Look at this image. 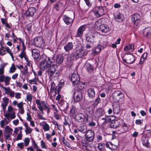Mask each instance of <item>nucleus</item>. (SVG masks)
Here are the masks:
<instances>
[{
	"label": "nucleus",
	"instance_id": "nucleus-48",
	"mask_svg": "<svg viewBox=\"0 0 151 151\" xmlns=\"http://www.w3.org/2000/svg\"><path fill=\"white\" fill-rule=\"evenodd\" d=\"M6 51L5 47L1 46V48H0V55H4L6 53Z\"/></svg>",
	"mask_w": 151,
	"mask_h": 151
},
{
	"label": "nucleus",
	"instance_id": "nucleus-23",
	"mask_svg": "<svg viewBox=\"0 0 151 151\" xmlns=\"http://www.w3.org/2000/svg\"><path fill=\"white\" fill-rule=\"evenodd\" d=\"M40 124L42 127V128L45 132L49 131L50 130V127L45 121H43L40 123Z\"/></svg>",
	"mask_w": 151,
	"mask_h": 151
},
{
	"label": "nucleus",
	"instance_id": "nucleus-44",
	"mask_svg": "<svg viewBox=\"0 0 151 151\" xmlns=\"http://www.w3.org/2000/svg\"><path fill=\"white\" fill-rule=\"evenodd\" d=\"M32 144L33 146V147L36 149V151H42V150L39 147V146L34 140L32 141Z\"/></svg>",
	"mask_w": 151,
	"mask_h": 151
},
{
	"label": "nucleus",
	"instance_id": "nucleus-10",
	"mask_svg": "<svg viewBox=\"0 0 151 151\" xmlns=\"http://www.w3.org/2000/svg\"><path fill=\"white\" fill-rule=\"evenodd\" d=\"M112 96L115 98L116 101H120L124 98V94L119 91H117L113 93Z\"/></svg>",
	"mask_w": 151,
	"mask_h": 151
},
{
	"label": "nucleus",
	"instance_id": "nucleus-15",
	"mask_svg": "<svg viewBox=\"0 0 151 151\" xmlns=\"http://www.w3.org/2000/svg\"><path fill=\"white\" fill-rule=\"evenodd\" d=\"M86 28L84 25L81 26L78 29L76 33L75 36L76 37L81 38L83 36V32L85 30Z\"/></svg>",
	"mask_w": 151,
	"mask_h": 151
},
{
	"label": "nucleus",
	"instance_id": "nucleus-9",
	"mask_svg": "<svg viewBox=\"0 0 151 151\" xmlns=\"http://www.w3.org/2000/svg\"><path fill=\"white\" fill-rule=\"evenodd\" d=\"M96 24L98 29L100 30L102 32L107 33L109 31V27L106 24H103L100 25L98 24V22H96Z\"/></svg>",
	"mask_w": 151,
	"mask_h": 151
},
{
	"label": "nucleus",
	"instance_id": "nucleus-38",
	"mask_svg": "<svg viewBox=\"0 0 151 151\" xmlns=\"http://www.w3.org/2000/svg\"><path fill=\"white\" fill-rule=\"evenodd\" d=\"M105 144L103 143H100L98 144L97 148L99 151H104Z\"/></svg>",
	"mask_w": 151,
	"mask_h": 151
},
{
	"label": "nucleus",
	"instance_id": "nucleus-37",
	"mask_svg": "<svg viewBox=\"0 0 151 151\" xmlns=\"http://www.w3.org/2000/svg\"><path fill=\"white\" fill-rule=\"evenodd\" d=\"M91 142V141L88 140L86 138L85 139H82L81 142L82 146L83 147H86L88 146L89 142Z\"/></svg>",
	"mask_w": 151,
	"mask_h": 151
},
{
	"label": "nucleus",
	"instance_id": "nucleus-59",
	"mask_svg": "<svg viewBox=\"0 0 151 151\" xmlns=\"http://www.w3.org/2000/svg\"><path fill=\"white\" fill-rule=\"evenodd\" d=\"M5 67V65H1L0 67V75H3L4 73V69Z\"/></svg>",
	"mask_w": 151,
	"mask_h": 151
},
{
	"label": "nucleus",
	"instance_id": "nucleus-53",
	"mask_svg": "<svg viewBox=\"0 0 151 151\" xmlns=\"http://www.w3.org/2000/svg\"><path fill=\"white\" fill-rule=\"evenodd\" d=\"M5 49L6 50V51H7V52L11 56L12 58H13L12 53L9 48L7 46H5Z\"/></svg>",
	"mask_w": 151,
	"mask_h": 151
},
{
	"label": "nucleus",
	"instance_id": "nucleus-17",
	"mask_svg": "<svg viewBox=\"0 0 151 151\" xmlns=\"http://www.w3.org/2000/svg\"><path fill=\"white\" fill-rule=\"evenodd\" d=\"M71 80L73 85H75L76 83H78V81L80 80L79 76L77 73H73L71 75Z\"/></svg>",
	"mask_w": 151,
	"mask_h": 151
},
{
	"label": "nucleus",
	"instance_id": "nucleus-19",
	"mask_svg": "<svg viewBox=\"0 0 151 151\" xmlns=\"http://www.w3.org/2000/svg\"><path fill=\"white\" fill-rule=\"evenodd\" d=\"M104 112L102 109H97L94 114V116L96 118H99L104 115Z\"/></svg>",
	"mask_w": 151,
	"mask_h": 151
},
{
	"label": "nucleus",
	"instance_id": "nucleus-42",
	"mask_svg": "<svg viewBox=\"0 0 151 151\" xmlns=\"http://www.w3.org/2000/svg\"><path fill=\"white\" fill-rule=\"evenodd\" d=\"M147 54L146 52H145L143 53L142 56L141 58L139 63L140 64H142L143 63L144 61L147 57Z\"/></svg>",
	"mask_w": 151,
	"mask_h": 151
},
{
	"label": "nucleus",
	"instance_id": "nucleus-47",
	"mask_svg": "<svg viewBox=\"0 0 151 151\" xmlns=\"http://www.w3.org/2000/svg\"><path fill=\"white\" fill-rule=\"evenodd\" d=\"M26 99L28 102L29 101L31 104L32 100V95L29 93L26 96Z\"/></svg>",
	"mask_w": 151,
	"mask_h": 151
},
{
	"label": "nucleus",
	"instance_id": "nucleus-43",
	"mask_svg": "<svg viewBox=\"0 0 151 151\" xmlns=\"http://www.w3.org/2000/svg\"><path fill=\"white\" fill-rule=\"evenodd\" d=\"M22 72L23 75L26 76H28V69L27 67V66H25Z\"/></svg>",
	"mask_w": 151,
	"mask_h": 151
},
{
	"label": "nucleus",
	"instance_id": "nucleus-41",
	"mask_svg": "<svg viewBox=\"0 0 151 151\" xmlns=\"http://www.w3.org/2000/svg\"><path fill=\"white\" fill-rule=\"evenodd\" d=\"M17 134L16 137L13 139L14 141L21 140L22 139L23 134L22 132H19V133Z\"/></svg>",
	"mask_w": 151,
	"mask_h": 151
},
{
	"label": "nucleus",
	"instance_id": "nucleus-60",
	"mask_svg": "<svg viewBox=\"0 0 151 151\" xmlns=\"http://www.w3.org/2000/svg\"><path fill=\"white\" fill-rule=\"evenodd\" d=\"M41 148L42 149L44 148L46 149L47 148V145L43 140H42L41 141Z\"/></svg>",
	"mask_w": 151,
	"mask_h": 151
},
{
	"label": "nucleus",
	"instance_id": "nucleus-27",
	"mask_svg": "<svg viewBox=\"0 0 151 151\" xmlns=\"http://www.w3.org/2000/svg\"><path fill=\"white\" fill-rule=\"evenodd\" d=\"M32 55L33 58L35 59H37L40 55V52L37 49H33L32 50Z\"/></svg>",
	"mask_w": 151,
	"mask_h": 151
},
{
	"label": "nucleus",
	"instance_id": "nucleus-40",
	"mask_svg": "<svg viewBox=\"0 0 151 151\" xmlns=\"http://www.w3.org/2000/svg\"><path fill=\"white\" fill-rule=\"evenodd\" d=\"M63 57L61 55H58L56 58V62L58 64H60L63 62Z\"/></svg>",
	"mask_w": 151,
	"mask_h": 151
},
{
	"label": "nucleus",
	"instance_id": "nucleus-50",
	"mask_svg": "<svg viewBox=\"0 0 151 151\" xmlns=\"http://www.w3.org/2000/svg\"><path fill=\"white\" fill-rule=\"evenodd\" d=\"M16 70V68L15 65L14 64H12L10 68L9 72L10 73H13L15 72Z\"/></svg>",
	"mask_w": 151,
	"mask_h": 151
},
{
	"label": "nucleus",
	"instance_id": "nucleus-11",
	"mask_svg": "<svg viewBox=\"0 0 151 151\" xmlns=\"http://www.w3.org/2000/svg\"><path fill=\"white\" fill-rule=\"evenodd\" d=\"M85 116L83 114L79 113L77 114L74 117L75 121L80 123H83L85 119Z\"/></svg>",
	"mask_w": 151,
	"mask_h": 151
},
{
	"label": "nucleus",
	"instance_id": "nucleus-55",
	"mask_svg": "<svg viewBox=\"0 0 151 151\" xmlns=\"http://www.w3.org/2000/svg\"><path fill=\"white\" fill-rule=\"evenodd\" d=\"M11 79V77L9 76H6L5 77L4 80L6 85H8L9 84Z\"/></svg>",
	"mask_w": 151,
	"mask_h": 151
},
{
	"label": "nucleus",
	"instance_id": "nucleus-39",
	"mask_svg": "<svg viewBox=\"0 0 151 151\" xmlns=\"http://www.w3.org/2000/svg\"><path fill=\"white\" fill-rule=\"evenodd\" d=\"M123 19V16L121 14H119L116 16L115 17V20L118 22H120L122 21Z\"/></svg>",
	"mask_w": 151,
	"mask_h": 151
},
{
	"label": "nucleus",
	"instance_id": "nucleus-34",
	"mask_svg": "<svg viewBox=\"0 0 151 151\" xmlns=\"http://www.w3.org/2000/svg\"><path fill=\"white\" fill-rule=\"evenodd\" d=\"M142 143L143 145L147 148L149 147L148 138L146 137H144L142 138Z\"/></svg>",
	"mask_w": 151,
	"mask_h": 151
},
{
	"label": "nucleus",
	"instance_id": "nucleus-6",
	"mask_svg": "<svg viewBox=\"0 0 151 151\" xmlns=\"http://www.w3.org/2000/svg\"><path fill=\"white\" fill-rule=\"evenodd\" d=\"M86 54L83 50V47L81 46L77 47L74 53V56L76 59L81 58Z\"/></svg>",
	"mask_w": 151,
	"mask_h": 151
},
{
	"label": "nucleus",
	"instance_id": "nucleus-1",
	"mask_svg": "<svg viewBox=\"0 0 151 151\" xmlns=\"http://www.w3.org/2000/svg\"><path fill=\"white\" fill-rule=\"evenodd\" d=\"M41 62L40 64V69L42 70H47L53 65L55 60L53 57H47Z\"/></svg>",
	"mask_w": 151,
	"mask_h": 151
},
{
	"label": "nucleus",
	"instance_id": "nucleus-30",
	"mask_svg": "<svg viewBox=\"0 0 151 151\" xmlns=\"http://www.w3.org/2000/svg\"><path fill=\"white\" fill-rule=\"evenodd\" d=\"M106 147L111 150H116L117 148V146L113 144L110 142H107L106 144Z\"/></svg>",
	"mask_w": 151,
	"mask_h": 151
},
{
	"label": "nucleus",
	"instance_id": "nucleus-29",
	"mask_svg": "<svg viewBox=\"0 0 151 151\" xmlns=\"http://www.w3.org/2000/svg\"><path fill=\"white\" fill-rule=\"evenodd\" d=\"M113 111L115 114H118L120 112V107L118 104H116L113 105Z\"/></svg>",
	"mask_w": 151,
	"mask_h": 151
},
{
	"label": "nucleus",
	"instance_id": "nucleus-31",
	"mask_svg": "<svg viewBox=\"0 0 151 151\" xmlns=\"http://www.w3.org/2000/svg\"><path fill=\"white\" fill-rule=\"evenodd\" d=\"M103 48V47L101 45H98L93 50V53L94 54L97 55L99 53L101 50Z\"/></svg>",
	"mask_w": 151,
	"mask_h": 151
},
{
	"label": "nucleus",
	"instance_id": "nucleus-45",
	"mask_svg": "<svg viewBox=\"0 0 151 151\" xmlns=\"http://www.w3.org/2000/svg\"><path fill=\"white\" fill-rule=\"evenodd\" d=\"M62 142L63 144L68 148H70V143L66 140L65 138H63L62 139Z\"/></svg>",
	"mask_w": 151,
	"mask_h": 151
},
{
	"label": "nucleus",
	"instance_id": "nucleus-26",
	"mask_svg": "<svg viewBox=\"0 0 151 151\" xmlns=\"http://www.w3.org/2000/svg\"><path fill=\"white\" fill-rule=\"evenodd\" d=\"M47 70V72L50 78L51 77L53 76V73L56 70L53 65Z\"/></svg>",
	"mask_w": 151,
	"mask_h": 151
},
{
	"label": "nucleus",
	"instance_id": "nucleus-16",
	"mask_svg": "<svg viewBox=\"0 0 151 151\" xmlns=\"http://www.w3.org/2000/svg\"><path fill=\"white\" fill-rule=\"evenodd\" d=\"M36 8L34 7H29L26 12V14L27 16H33L36 12Z\"/></svg>",
	"mask_w": 151,
	"mask_h": 151
},
{
	"label": "nucleus",
	"instance_id": "nucleus-35",
	"mask_svg": "<svg viewBox=\"0 0 151 151\" xmlns=\"http://www.w3.org/2000/svg\"><path fill=\"white\" fill-rule=\"evenodd\" d=\"M114 123L115 124L114 126H115V128H117L119 127H120L121 126L122 127L123 126L124 129L127 128L126 124H124L121 125V122L118 121L117 120H116L114 122Z\"/></svg>",
	"mask_w": 151,
	"mask_h": 151
},
{
	"label": "nucleus",
	"instance_id": "nucleus-28",
	"mask_svg": "<svg viewBox=\"0 0 151 151\" xmlns=\"http://www.w3.org/2000/svg\"><path fill=\"white\" fill-rule=\"evenodd\" d=\"M143 34L144 36L149 37L151 35V28L148 27L145 28L143 31Z\"/></svg>",
	"mask_w": 151,
	"mask_h": 151
},
{
	"label": "nucleus",
	"instance_id": "nucleus-54",
	"mask_svg": "<svg viewBox=\"0 0 151 151\" xmlns=\"http://www.w3.org/2000/svg\"><path fill=\"white\" fill-rule=\"evenodd\" d=\"M22 94L20 93L16 92L14 93V97L17 99H19L21 98Z\"/></svg>",
	"mask_w": 151,
	"mask_h": 151
},
{
	"label": "nucleus",
	"instance_id": "nucleus-51",
	"mask_svg": "<svg viewBox=\"0 0 151 151\" xmlns=\"http://www.w3.org/2000/svg\"><path fill=\"white\" fill-rule=\"evenodd\" d=\"M13 131V129L10 127L9 126H6L5 128L4 132L8 133H12V132Z\"/></svg>",
	"mask_w": 151,
	"mask_h": 151
},
{
	"label": "nucleus",
	"instance_id": "nucleus-24",
	"mask_svg": "<svg viewBox=\"0 0 151 151\" xmlns=\"http://www.w3.org/2000/svg\"><path fill=\"white\" fill-rule=\"evenodd\" d=\"M86 38L87 41L90 42L91 43H93L94 42H95L96 40V37L94 35H86Z\"/></svg>",
	"mask_w": 151,
	"mask_h": 151
},
{
	"label": "nucleus",
	"instance_id": "nucleus-5",
	"mask_svg": "<svg viewBox=\"0 0 151 151\" xmlns=\"http://www.w3.org/2000/svg\"><path fill=\"white\" fill-rule=\"evenodd\" d=\"M93 13L96 17H99L105 13L104 7L103 6H96L93 9Z\"/></svg>",
	"mask_w": 151,
	"mask_h": 151
},
{
	"label": "nucleus",
	"instance_id": "nucleus-18",
	"mask_svg": "<svg viewBox=\"0 0 151 151\" xmlns=\"http://www.w3.org/2000/svg\"><path fill=\"white\" fill-rule=\"evenodd\" d=\"M124 50L126 53L132 52L134 50V46L132 44L126 45L124 47Z\"/></svg>",
	"mask_w": 151,
	"mask_h": 151
},
{
	"label": "nucleus",
	"instance_id": "nucleus-4",
	"mask_svg": "<svg viewBox=\"0 0 151 151\" xmlns=\"http://www.w3.org/2000/svg\"><path fill=\"white\" fill-rule=\"evenodd\" d=\"M123 62L128 64H131L134 62V58L133 55L131 54L125 55L122 57Z\"/></svg>",
	"mask_w": 151,
	"mask_h": 151
},
{
	"label": "nucleus",
	"instance_id": "nucleus-20",
	"mask_svg": "<svg viewBox=\"0 0 151 151\" xmlns=\"http://www.w3.org/2000/svg\"><path fill=\"white\" fill-rule=\"evenodd\" d=\"M88 97L91 99H93L95 95V92L93 88H91L88 90Z\"/></svg>",
	"mask_w": 151,
	"mask_h": 151
},
{
	"label": "nucleus",
	"instance_id": "nucleus-21",
	"mask_svg": "<svg viewBox=\"0 0 151 151\" xmlns=\"http://www.w3.org/2000/svg\"><path fill=\"white\" fill-rule=\"evenodd\" d=\"M3 103L1 104V106L3 110L6 109L9 101V99L7 97H5L2 99Z\"/></svg>",
	"mask_w": 151,
	"mask_h": 151
},
{
	"label": "nucleus",
	"instance_id": "nucleus-56",
	"mask_svg": "<svg viewBox=\"0 0 151 151\" xmlns=\"http://www.w3.org/2000/svg\"><path fill=\"white\" fill-rule=\"evenodd\" d=\"M59 75V72L58 71H55L53 73V76L51 77L50 78L51 79H53L55 78H57L58 76Z\"/></svg>",
	"mask_w": 151,
	"mask_h": 151
},
{
	"label": "nucleus",
	"instance_id": "nucleus-14",
	"mask_svg": "<svg viewBox=\"0 0 151 151\" xmlns=\"http://www.w3.org/2000/svg\"><path fill=\"white\" fill-rule=\"evenodd\" d=\"M140 16L137 13H135L132 16V20L133 21L134 24L137 25L140 22Z\"/></svg>",
	"mask_w": 151,
	"mask_h": 151
},
{
	"label": "nucleus",
	"instance_id": "nucleus-36",
	"mask_svg": "<svg viewBox=\"0 0 151 151\" xmlns=\"http://www.w3.org/2000/svg\"><path fill=\"white\" fill-rule=\"evenodd\" d=\"M75 87H76L78 89L81 90L84 88V83H82L78 81V83H76L75 85H74Z\"/></svg>",
	"mask_w": 151,
	"mask_h": 151
},
{
	"label": "nucleus",
	"instance_id": "nucleus-62",
	"mask_svg": "<svg viewBox=\"0 0 151 151\" xmlns=\"http://www.w3.org/2000/svg\"><path fill=\"white\" fill-rule=\"evenodd\" d=\"M12 133H8L4 132V136L6 139H8L11 137Z\"/></svg>",
	"mask_w": 151,
	"mask_h": 151
},
{
	"label": "nucleus",
	"instance_id": "nucleus-2",
	"mask_svg": "<svg viewBox=\"0 0 151 151\" xmlns=\"http://www.w3.org/2000/svg\"><path fill=\"white\" fill-rule=\"evenodd\" d=\"M36 103L39 110L43 114V111L45 110L49 111L50 107L47 103L43 101H40V99H37L35 101Z\"/></svg>",
	"mask_w": 151,
	"mask_h": 151
},
{
	"label": "nucleus",
	"instance_id": "nucleus-46",
	"mask_svg": "<svg viewBox=\"0 0 151 151\" xmlns=\"http://www.w3.org/2000/svg\"><path fill=\"white\" fill-rule=\"evenodd\" d=\"M63 124L65 126L68 125L69 127H70L71 125V123L68 118L65 117L64 118V121L63 122Z\"/></svg>",
	"mask_w": 151,
	"mask_h": 151
},
{
	"label": "nucleus",
	"instance_id": "nucleus-8",
	"mask_svg": "<svg viewBox=\"0 0 151 151\" xmlns=\"http://www.w3.org/2000/svg\"><path fill=\"white\" fill-rule=\"evenodd\" d=\"M0 87L4 90L5 93L6 95L11 98L14 97V91L12 90L9 87H6L2 85H1Z\"/></svg>",
	"mask_w": 151,
	"mask_h": 151
},
{
	"label": "nucleus",
	"instance_id": "nucleus-3",
	"mask_svg": "<svg viewBox=\"0 0 151 151\" xmlns=\"http://www.w3.org/2000/svg\"><path fill=\"white\" fill-rule=\"evenodd\" d=\"M4 116L9 120V119H14L16 117L15 113L14 110L13 108L10 105L8 107L7 113H6Z\"/></svg>",
	"mask_w": 151,
	"mask_h": 151
},
{
	"label": "nucleus",
	"instance_id": "nucleus-22",
	"mask_svg": "<svg viewBox=\"0 0 151 151\" xmlns=\"http://www.w3.org/2000/svg\"><path fill=\"white\" fill-rule=\"evenodd\" d=\"M63 19L65 23L68 25L70 24H71L73 22V19L66 15H64L63 16Z\"/></svg>",
	"mask_w": 151,
	"mask_h": 151
},
{
	"label": "nucleus",
	"instance_id": "nucleus-12",
	"mask_svg": "<svg viewBox=\"0 0 151 151\" xmlns=\"http://www.w3.org/2000/svg\"><path fill=\"white\" fill-rule=\"evenodd\" d=\"M85 138L89 141H92L94 138V133L91 130L87 131L85 134Z\"/></svg>",
	"mask_w": 151,
	"mask_h": 151
},
{
	"label": "nucleus",
	"instance_id": "nucleus-33",
	"mask_svg": "<svg viewBox=\"0 0 151 151\" xmlns=\"http://www.w3.org/2000/svg\"><path fill=\"white\" fill-rule=\"evenodd\" d=\"M77 112V109L75 106H72L70 111V115L71 116H74Z\"/></svg>",
	"mask_w": 151,
	"mask_h": 151
},
{
	"label": "nucleus",
	"instance_id": "nucleus-32",
	"mask_svg": "<svg viewBox=\"0 0 151 151\" xmlns=\"http://www.w3.org/2000/svg\"><path fill=\"white\" fill-rule=\"evenodd\" d=\"M73 47V44L71 42H68L67 44L64 46V49L66 51L68 52L72 49Z\"/></svg>",
	"mask_w": 151,
	"mask_h": 151
},
{
	"label": "nucleus",
	"instance_id": "nucleus-58",
	"mask_svg": "<svg viewBox=\"0 0 151 151\" xmlns=\"http://www.w3.org/2000/svg\"><path fill=\"white\" fill-rule=\"evenodd\" d=\"M87 70L89 73H91L93 70V68L91 64H88L87 66Z\"/></svg>",
	"mask_w": 151,
	"mask_h": 151
},
{
	"label": "nucleus",
	"instance_id": "nucleus-25",
	"mask_svg": "<svg viewBox=\"0 0 151 151\" xmlns=\"http://www.w3.org/2000/svg\"><path fill=\"white\" fill-rule=\"evenodd\" d=\"M24 125L25 128L24 131L26 134H29L31 133L32 131V129L29 126L28 124L27 123H25Z\"/></svg>",
	"mask_w": 151,
	"mask_h": 151
},
{
	"label": "nucleus",
	"instance_id": "nucleus-7",
	"mask_svg": "<svg viewBox=\"0 0 151 151\" xmlns=\"http://www.w3.org/2000/svg\"><path fill=\"white\" fill-rule=\"evenodd\" d=\"M34 45L37 47H43L44 42L43 38L41 37H36L34 40Z\"/></svg>",
	"mask_w": 151,
	"mask_h": 151
},
{
	"label": "nucleus",
	"instance_id": "nucleus-49",
	"mask_svg": "<svg viewBox=\"0 0 151 151\" xmlns=\"http://www.w3.org/2000/svg\"><path fill=\"white\" fill-rule=\"evenodd\" d=\"M8 122L6 119L2 120L0 122V125L2 128H4V126L8 124Z\"/></svg>",
	"mask_w": 151,
	"mask_h": 151
},
{
	"label": "nucleus",
	"instance_id": "nucleus-61",
	"mask_svg": "<svg viewBox=\"0 0 151 151\" xmlns=\"http://www.w3.org/2000/svg\"><path fill=\"white\" fill-rule=\"evenodd\" d=\"M27 117H26V119L28 122L32 120V118L29 113L27 112Z\"/></svg>",
	"mask_w": 151,
	"mask_h": 151
},
{
	"label": "nucleus",
	"instance_id": "nucleus-63",
	"mask_svg": "<svg viewBox=\"0 0 151 151\" xmlns=\"http://www.w3.org/2000/svg\"><path fill=\"white\" fill-rule=\"evenodd\" d=\"M55 85L54 83H52L50 88L51 92H53V91L55 90Z\"/></svg>",
	"mask_w": 151,
	"mask_h": 151
},
{
	"label": "nucleus",
	"instance_id": "nucleus-57",
	"mask_svg": "<svg viewBox=\"0 0 151 151\" xmlns=\"http://www.w3.org/2000/svg\"><path fill=\"white\" fill-rule=\"evenodd\" d=\"M100 101V98L99 96H98L95 100L93 104V105L94 107H95L98 105Z\"/></svg>",
	"mask_w": 151,
	"mask_h": 151
},
{
	"label": "nucleus",
	"instance_id": "nucleus-52",
	"mask_svg": "<svg viewBox=\"0 0 151 151\" xmlns=\"http://www.w3.org/2000/svg\"><path fill=\"white\" fill-rule=\"evenodd\" d=\"M24 141L25 145L26 147H27L29 145L30 140L29 138L26 137L24 139Z\"/></svg>",
	"mask_w": 151,
	"mask_h": 151
},
{
	"label": "nucleus",
	"instance_id": "nucleus-64",
	"mask_svg": "<svg viewBox=\"0 0 151 151\" xmlns=\"http://www.w3.org/2000/svg\"><path fill=\"white\" fill-rule=\"evenodd\" d=\"M54 116L55 118L57 120L59 119L60 117V115L56 112L54 113Z\"/></svg>",
	"mask_w": 151,
	"mask_h": 151
},
{
	"label": "nucleus",
	"instance_id": "nucleus-13",
	"mask_svg": "<svg viewBox=\"0 0 151 151\" xmlns=\"http://www.w3.org/2000/svg\"><path fill=\"white\" fill-rule=\"evenodd\" d=\"M74 100L75 101L78 102L82 99V95L81 92L79 91H74L73 92Z\"/></svg>",
	"mask_w": 151,
	"mask_h": 151
}]
</instances>
